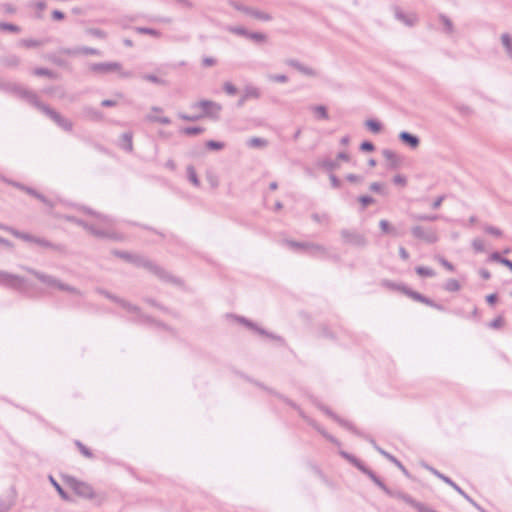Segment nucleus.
Wrapping results in <instances>:
<instances>
[{
	"mask_svg": "<svg viewBox=\"0 0 512 512\" xmlns=\"http://www.w3.org/2000/svg\"><path fill=\"white\" fill-rule=\"evenodd\" d=\"M69 485L72 488V490L78 495H81L84 497L92 496L91 487L85 483H82V482H79V481L73 479V480L69 481Z\"/></svg>",
	"mask_w": 512,
	"mask_h": 512,
	"instance_id": "obj_1",
	"label": "nucleus"
},
{
	"mask_svg": "<svg viewBox=\"0 0 512 512\" xmlns=\"http://www.w3.org/2000/svg\"><path fill=\"white\" fill-rule=\"evenodd\" d=\"M401 139L406 142L407 144H409L410 146L412 147H416L417 144H418V140L416 137L408 134V133H402L400 135Z\"/></svg>",
	"mask_w": 512,
	"mask_h": 512,
	"instance_id": "obj_2",
	"label": "nucleus"
},
{
	"mask_svg": "<svg viewBox=\"0 0 512 512\" xmlns=\"http://www.w3.org/2000/svg\"><path fill=\"white\" fill-rule=\"evenodd\" d=\"M505 326V318L500 315V316H497L493 321H491L490 323V327L494 328V329H500L502 327Z\"/></svg>",
	"mask_w": 512,
	"mask_h": 512,
	"instance_id": "obj_3",
	"label": "nucleus"
},
{
	"mask_svg": "<svg viewBox=\"0 0 512 512\" xmlns=\"http://www.w3.org/2000/svg\"><path fill=\"white\" fill-rule=\"evenodd\" d=\"M366 125L372 132L376 133L381 130V124L377 120H368Z\"/></svg>",
	"mask_w": 512,
	"mask_h": 512,
	"instance_id": "obj_4",
	"label": "nucleus"
},
{
	"mask_svg": "<svg viewBox=\"0 0 512 512\" xmlns=\"http://www.w3.org/2000/svg\"><path fill=\"white\" fill-rule=\"evenodd\" d=\"M486 301L489 305H494L498 301V295L497 294H490L486 297Z\"/></svg>",
	"mask_w": 512,
	"mask_h": 512,
	"instance_id": "obj_5",
	"label": "nucleus"
},
{
	"mask_svg": "<svg viewBox=\"0 0 512 512\" xmlns=\"http://www.w3.org/2000/svg\"><path fill=\"white\" fill-rule=\"evenodd\" d=\"M417 272L422 276H431L432 275V272L426 268H418Z\"/></svg>",
	"mask_w": 512,
	"mask_h": 512,
	"instance_id": "obj_6",
	"label": "nucleus"
},
{
	"mask_svg": "<svg viewBox=\"0 0 512 512\" xmlns=\"http://www.w3.org/2000/svg\"><path fill=\"white\" fill-rule=\"evenodd\" d=\"M202 105H203V107L205 109V114L206 115L211 114L212 112L210 110L215 109L214 106L212 104H209V103H203Z\"/></svg>",
	"mask_w": 512,
	"mask_h": 512,
	"instance_id": "obj_7",
	"label": "nucleus"
},
{
	"mask_svg": "<svg viewBox=\"0 0 512 512\" xmlns=\"http://www.w3.org/2000/svg\"><path fill=\"white\" fill-rule=\"evenodd\" d=\"M361 148L365 151H372L373 150V145L372 143L370 142H364L362 145H361Z\"/></svg>",
	"mask_w": 512,
	"mask_h": 512,
	"instance_id": "obj_8",
	"label": "nucleus"
},
{
	"mask_svg": "<svg viewBox=\"0 0 512 512\" xmlns=\"http://www.w3.org/2000/svg\"><path fill=\"white\" fill-rule=\"evenodd\" d=\"M502 41H503L504 45H505L507 48H509V47H510V39H509V37H508L507 35H504V36L502 37Z\"/></svg>",
	"mask_w": 512,
	"mask_h": 512,
	"instance_id": "obj_9",
	"label": "nucleus"
},
{
	"mask_svg": "<svg viewBox=\"0 0 512 512\" xmlns=\"http://www.w3.org/2000/svg\"><path fill=\"white\" fill-rule=\"evenodd\" d=\"M200 130L199 129H191V130H187L186 133L187 134H196V133H199Z\"/></svg>",
	"mask_w": 512,
	"mask_h": 512,
	"instance_id": "obj_10",
	"label": "nucleus"
},
{
	"mask_svg": "<svg viewBox=\"0 0 512 512\" xmlns=\"http://www.w3.org/2000/svg\"><path fill=\"white\" fill-rule=\"evenodd\" d=\"M54 485H55V487L57 488V490L59 491V493H60L63 497H65V496H64V493H63V491H62V489L60 488V486H59L58 484H56V483H54Z\"/></svg>",
	"mask_w": 512,
	"mask_h": 512,
	"instance_id": "obj_11",
	"label": "nucleus"
},
{
	"mask_svg": "<svg viewBox=\"0 0 512 512\" xmlns=\"http://www.w3.org/2000/svg\"><path fill=\"white\" fill-rule=\"evenodd\" d=\"M54 17H55L56 19H61V18H62V14H61L60 12H57V11H56V12H54Z\"/></svg>",
	"mask_w": 512,
	"mask_h": 512,
	"instance_id": "obj_12",
	"label": "nucleus"
},
{
	"mask_svg": "<svg viewBox=\"0 0 512 512\" xmlns=\"http://www.w3.org/2000/svg\"><path fill=\"white\" fill-rule=\"evenodd\" d=\"M503 263L507 265L510 269H512V263L508 260H504Z\"/></svg>",
	"mask_w": 512,
	"mask_h": 512,
	"instance_id": "obj_13",
	"label": "nucleus"
},
{
	"mask_svg": "<svg viewBox=\"0 0 512 512\" xmlns=\"http://www.w3.org/2000/svg\"><path fill=\"white\" fill-rule=\"evenodd\" d=\"M208 145L211 146V147H215V148H221V145H217V144H214L212 142L209 143Z\"/></svg>",
	"mask_w": 512,
	"mask_h": 512,
	"instance_id": "obj_14",
	"label": "nucleus"
},
{
	"mask_svg": "<svg viewBox=\"0 0 512 512\" xmlns=\"http://www.w3.org/2000/svg\"><path fill=\"white\" fill-rule=\"evenodd\" d=\"M381 226H382V228H383V230H384V231H386V230H387V223H386V222H382V223H381Z\"/></svg>",
	"mask_w": 512,
	"mask_h": 512,
	"instance_id": "obj_15",
	"label": "nucleus"
},
{
	"mask_svg": "<svg viewBox=\"0 0 512 512\" xmlns=\"http://www.w3.org/2000/svg\"><path fill=\"white\" fill-rule=\"evenodd\" d=\"M226 90H227L229 93H233V89L230 87V85H227V86H226Z\"/></svg>",
	"mask_w": 512,
	"mask_h": 512,
	"instance_id": "obj_16",
	"label": "nucleus"
},
{
	"mask_svg": "<svg viewBox=\"0 0 512 512\" xmlns=\"http://www.w3.org/2000/svg\"><path fill=\"white\" fill-rule=\"evenodd\" d=\"M252 144H253L254 146L260 145L259 141H258V140H256V139L252 141Z\"/></svg>",
	"mask_w": 512,
	"mask_h": 512,
	"instance_id": "obj_17",
	"label": "nucleus"
},
{
	"mask_svg": "<svg viewBox=\"0 0 512 512\" xmlns=\"http://www.w3.org/2000/svg\"><path fill=\"white\" fill-rule=\"evenodd\" d=\"M395 182L402 184L404 181L401 178H395Z\"/></svg>",
	"mask_w": 512,
	"mask_h": 512,
	"instance_id": "obj_18",
	"label": "nucleus"
},
{
	"mask_svg": "<svg viewBox=\"0 0 512 512\" xmlns=\"http://www.w3.org/2000/svg\"><path fill=\"white\" fill-rule=\"evenodd\" d=\"M318 111L324 116L325 112L323 108H319Z\"/></svg>",
	"mask_w": 512,
	"mask_h": 512,
	"instance_id": "obj_19",
	"label": "nucleus"
}]
</instances>
